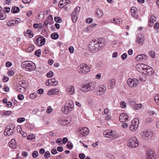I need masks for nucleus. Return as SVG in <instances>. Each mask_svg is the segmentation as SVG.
Segmentation results:
<instances>
[{
	"mask_svg": "<svg viewBox=\"0 0 159 159\" xmlns=\"http://www.w3.org/2000/svg\"><path fill=\"white\" fill-rule=\"evenodd\" d=\"M149 56L152 57L154 58L155 57V54L154 52L153 51H151L149 52Z\"/></svg>",
	"mask_w": 159,
	"mask_h": 159,
	"instance_id": "nucleus-42",
	"label": "nucleus"
},
{
	"mask_svg": "<svg viewBox=\"0 0 159 159\" xmlns=\"http://www.w3.org/2000/svg\"><path fill=\"white\" fill-rule=\"evenodd\" d=\"M15 127L12 125L7 126L4 131V135L5 136H10L12 135L14 131Z\"/></svg>",
	"mask_w": 159,
	"mask_h": 159,
	"instance_id": "nucleus-5",
	"label": "nucleus"
},
{
	"mask_svg": "<svg viewBox=\"0 0 159 159\" xmlns=\"http://www.w3.org/2000/svg\"><path fill=\"white\" fill-rule=\"evenodd\" d=\"M106 89L105 87L103 85L98 86L97 88V92H95L94 94L97 95H102L105 93Z\"/></svg>",
	"mask_w": 159,
	"mask_h": 159,
	"instance_id": "nucleus-9",
	"label": "nucleus"
},
{
	"mask_svg": "<svg viewBox=\"0 0 159 159\" xmlns=\"http://www.w3.org/2000/svg\"><path fill=\"white\" fill-rule=\"evenodd\" d=\"M41 40V38L39 37L38 39H35V41L36 42V43L39 46L41 45H40L41 43H40V40Z\"/></svg>",
	"mask_w": 159,
	"mask_h": 159,
	"instance_id": "nucleus-44",
	"label": "nucleus"
},
{
	"mask_svg": "<svg viewBox=\"0 0 159 159\" xmlns=\"http://www.w3.org/2000/svg\"><path fill=\"white\" fill-rule=\"evenodd\" d=\"M25 119L23 117L19 118L17 119V121L18 122L21 123L25 121Z\"/></svg>",
	"mask_w": 159,
	"mask_h": 159,
	"instance_id": "nucleus-46",
	"label": "nucleus"
},
{
	"mask_svg": "<svg viewBox=\"0 0 159 159\" xmlns=\"http://www.w3.org/2000/svg\"><path fill=\"white\" fill-rule=\"evenodd\" d=\"M7 25L9 26H13L12 20H10L7 22Z\"/></svg>",
	"mask_w": 159,
	"mask_h": 159,
	"instance_id": "nucleus-54",
	"label": "nucleus"
},
{
	"mask_svg": "<svg viewBox=\"0 0 159 159\" xmlns=\"http://www.w3.org/2000/svg\"><path fill=\"white\" fill-rule=\"evenodd\" d=\"M67 146L68 148L71 149L73 148V145L69 141L67 144Z\"/></svg>",
	"mask_w": 159,
	"mask_h": 159,
	"instance_id": "nucleus-50",
	"label": "nucleus"
},
{
	"mask_svg": "<svg viewBox=\"0 0 159 159\" xmlns=\"http://www.w3.org/2000/svg\"><path fill=\"white\" fill-rule=\"evenodd\" d=\"M99 40H93L89 44V48L91 52H95L98 51L100 48L104 46V43Z\"/></svg>",
	"mask_w": 159,
	"mask_h": 159,
	"instance_id": "nucleus-1",
	"label": "nucleus"
},
{
	"mask_svg": "<svg viewBox=\"0 0 159 159\" xmlns=\"http://www.w3.org/2000/svg\"><path fill=\"white\" fill-rule=\"evenodd\" d=\"M127 84L129 86L131 87H134L138 84V81L136 79H129L127 80Z\"/></svg>",
	"mask_w": 159,
	"mask_h": 159,
	"instance_id": "nucleus-10",
	"label": "nucleus"
},
{
	"mask_svg": "<svg viewBox=\"0 0 159 159\" xmlns=\"http://www.w3.org/2000/svg\"><path fill=\"white\" fill-rule=\"evenodd\" d=\"M77 71L81 74H85L89 72L90 70V68L87 65L83 63L81 64L77 68Z\"/></svg>",
	"mask_w": 159,
	"mask_h": 159,
	"instance_id": "nucleus-3",
	"label": "nucleus"
},
{
	"mask_svg": "<svg viewBox=\"0 0 159 159\" xmlns=\"http://www.w3.org/2000/svg\"><path fill=\"white\" fill-rule=\"evenodd\" d=\"M96 83L95 82H90L86 85L83 86V89H85V90L83 89L82 90L84 92H86L88 91H90L93 90L96 86Z\"/></svg>",
	"mask_w": 159,
	"mask_h": 159,
	"instance_id": "nucleus-4",
	"label": "nucleus"
},
{
	"mask_svg": "<svg viewBox=\"0 0 159 159\" xmlns=\"http://www.w3.org/2000/svg\"><path fill=\"white\" fill-rule=\"evenodd\" d=\"M59 90L57 89H51L48 91V95H53L54 94H57L59 92Z\"/></svg>",
	"mask_w": 159,
	"mask_h": 159,
	"instance_id": "nucleus-23",
	"label": "nucleus"
},
{
	"mask_svg": "<svg viewBox=\"0 0 159 159\" xmlns=\"http://www.w3.org/2000/svg\"><path fill=\"white\" fill-rule=\"evenodd\" d=\"M147 159H156V155L154 151L148 149L147 151Z\"/></svg>",
	"mask_w": 159,
	"mask_h": 159,
	"instance_id": "nucleus-11",
	"label": "nucleus"
},
{
	"mask_svg": "<svg viewBox=\"0 0 159 159\" xmlns=\"http://www.w3.org/2000/svg\"><path fill=\"white\" fill-rule=\"evenodd\" d=\"M152 119L151 118H148L146 119L145 121V123L146 124H148V123H150L152 122Z\"/></svg>",
	"mask_w": 159,
	"mask_h": 159,
	"instance_id": "nucleus-43",
	"label": "nucleus"
},
{
	"mask_svg": "<svg viewBox=\"0 0 159 159\" xmlns=\"http://www.w3.org/2000/svg\"><path fill=\"white\" fill-rule=\"evenodd\" d=\"M70 122V120L67 119H62L59 120V123L63 125H66L69 124Z\"/></svg>",
	"mask_w": 159,
	"mask_h": 159,
	"instance_id": "nucleus-21",
	"label": "nucleus"
},
{
	"mask_svg": "<svg viewBox=\"0 0 159 159\" xmlns=\"http://www.w3.org/2000/svg\"><path fill=\"white\" fill-rule=\"evenodd\" d=\"M66 90L67 93L70 95H72L74 93V88L73 86H68Z\"/></svg>",
	"mask_w": 159,
	"mask_h": 159,
	"instance_id": "nucleus-19",
	"label": "nucleus"
},
{
	"mask_svg": "<svg viewBox=\"0 0 159 159\" xmlns=\"http://www.w3.org/2000/svg\"><path fill=\"white\" fill-rule=\"evenodd\" d=\"M50 80L51 85H52L53 86H55L57 84L58 82L56 81L55 79H50Z\"/></svg>",
	"mask_w": 159,
	"mask_h": 159,
	"instance_id": "nucleus-32",
	"label": "nucleus"
},
{
	"mask_svg": "<svg viewBox=\"0 0 159 159\" xmlns=\"http://www.w3.org/2000/svg\"><path fill=\"white\" fill-rule=\"evenodd\" d=\"M27 33L28 34L30 38H31L34 36V34L32 33V31L30 30H28L27 31Z\"/></svg>",
	"mask_w": 159,
	"mask_h": 159,
	"instance_id": "nucleus-35",
	"label": "nucleus"
},
{
	"mask_svg": "<svg viewBox=\"0 0 159 159\" xmlns=\"http://www.w3.org/2000/svg\"><path fill=\"white\" fill-rule=\"evenodd\" d=\"M34 47L33 45H32L28 47L27 49V51L28 52H30L34 50Z\"/></svg>",
	"mask_w": 159,
	"mask_h": 159,
	"instance_id": "nucleus-40",
	"label": "nucleus"
},
{
	"mask_svg": "<svg viewBox=\"0 0 159 159\" xmlns=\"http://www.w3.org/2000/svg\"><path fill=\"white\" fill-rule=\"evenodd\" d=\"M16 140L14 139H12L9 143L10 147L13 148H16Z\"/></svg>",
	"mask_w": 159,
	"mask_h": 159,
	"instance_id": "nucleus-27",
	"label": "nucleus"
},
{
	"mask_svg": "<svg viewBox=\"0 0 159 159\" xmlns=\"http://www.w3.org/2000/svg\"><path fill=\"white\" fill-rule=\"evenodd\" d=\"M41 51L40 49L37 50L35 51V54L36 56H37L38 57H40V55H41Z\"/></svg>",
	"mask_w": 159,
	"mask_h": 159,
	"instance_id": "nucleus-47",
	"label": "nucleus"
},
{
	"mask_svg": "<svg viewBox=\"0 0 159 159\" xmlns=\"http://www.w3.org/2000/svg\"><path fill=\"white\" fill-rule=\"evenodd\" d=\"M40 38H41V40H40V42L41 43L40 45H43L45 44V39L43 37H40Z\"/></svg>",
	"mask_w": 159,
	"mask_h": 159,
	"instance_id": "nucleus-48",
	"label": "nucleus"
},
{
	"mask_svg": "<svg viewBox=\"0 0 159 159\" xmlns=\"http://www.w3.org/2000/svg\"><path fill=\"white\" fill-rule=\"evenodd\" d=\"M79 132L80 133V136L83 137L86 136L89 133V130L86 127H83L79 129Z\"/></svg>",
	"mask_w": 159,
	"mask_h": 159,
	"instance_id": "nucleus-12",
	"label": "nucleus"
},
{
	"mask_svg": "<svg viewBox=\"0 0 159 159\" xmlns=\"http://www.w3.org/2000/svg\"><path fill=\"white\" fill-rule=\"evenodd\" d=\"M37 93H33L30 95V97L31 98L34 99L37 97Z\"/></svg>",
	"mask_w": 159,
	"mask_h": 159,
	"instance_id": "nucleus-41",
	"label": "nucleus"
},
{
	"mask_svg": "<svg viewBox=\"0 0 159 159\" xmlns=\"http://www.w3.org/2000/svg\"><path fill=\"white\" fill-rule=\"evenodd\" d=\"M51 152L53 155H55L57 153V152L56 148H54L52 150Z\"/></svg>",
	"mask_w": 159,
	"mask_h": 159,
	"instance_id": "nucleus-53",
	"label": "nucleus"
},
{
	"mask_svg": "<svg viewBox=\"0 0 159 159\" xmlns=\"http://www.w3.org/2000/svg\"><path fill=\"white\" fill-rule=\"evenodd\" d=\"M51 38L54 39H56L59 37V35L56 32L52 33L51 35Z\"/></svg>",
	"mask_w": 159,
	"mask_h": 159,
	"instance_id": "nucleus-31",
	"label": "nucleus"
},
{
	"mask_svg": "<svg viewBox=\"0 0 159 159\" xmlns=\"http://www.w3.org/2000/svg\"><path fill=\"white\" fill-rule=\"evenodd\" d=\"M79 157L80 159H84L85 157V156L84 153H80L79 155Z\"/></svg>",
	"mask_w": 159,
	"mask_h": 159,
	"instance_id": "nucleus-51",
	"label": "nucleus"
},
{
	"mask_svg": "<svg viewBox=\"0 0 159 159\" xmlns=\"http://www.w3.org/2000/svg\"><path fill=\"white\" fill-rule=\"evenodd\" d=\"M142 107V105L140 103L134 105V109L136 110H138L141 108Z\"/></svg>",
	"mask_w": 159,
	"mask_h": 159,
	"instance_id": "nucleus-36",
	"label": "nucleus"
},
{
	"mask_svg": "<svg viewBox=\"0 0 159 159\" xmlns=\"http://www.w3.org/2000/svg\"><path fill=\"white\" fill-rule=\"evenodd\" d=\"M11 113V111H6L4 112L3 113V115H8L9 116L10 115Z\"/></svg>",
	"mask_w": 159,
	"mask_h": 159,
	"instance_id": "nucleus-57",
	"label": "nucleus"
},
{
	"mask_svg": "<svg viewBox=\"0 0 159 159\" xmlns=\"http://www.w3.org/2000/svg\"><path fill=\"white\" fill-rule=\"evenodd\" d=\"M115 80L114 79H112L109 81L108 84V87L109 88L112 89L115 85Z\"/></svg>",
	"mask_w": 159,
	"mask_h": 159,
	"instance_id": "nucleus-25",
	"label": "nucleus"
},
{
	"mask_svg": "<svg viewBox=\"0 0 159 159\" xmlns=\"http://www.w3.org/2000/svg\"><path fill=\"white\" fill-rule=\"evenodd\" d=\"M19 85L21 87H22V88H24L27 86V82L25 80L21 81L19 82Z\"/></svg>",
	"mask_w": 159,
	"mask_h": 159,
	"instance_id": "nucleus-28",
	"label": "nucleus"
},
{
	"mask_svg": "<svg viewBox=\"0 0 159 159\" xmlns=\"http://www.w3.org/2000/svg\"><path fill=\"white\" fill-rule=\"evenodd\" d=\"M127 145L129 147L132 148L137 147L138 145V141L137 138L134 137L130 139Z\"/></svg>",
	"mask_w": 159,
	"mask_h": 159,
	"instance_id": "nucleus-7",
	"label": "nucleus"
},
{
	"mask_svg": "<svg viewBox=\"0 0 159 159\" xmlns=\"http://www.w3.org/2000/svg\"><path fill=\"white\" fill-rule=\"evenodd\" d=\"M38 153L37 151H34L32 154V156L34 158L36 157L38 155Z\"/></svg>",
	"mask_w": 159,
	"mask_h": 159,
	"instance_id": "nucleus-52",
	"label": "nucleus"
},
{
	"mask_svg": "<svg viewBox=\"0 0 159 159\" xmlns=\"http://www.w3.org/2000/svg\"><path fill=\"white\" fill-rule=\"evenodd\" d=\"M145 69H144L142 73L145 75L150 76L151 75L153 72V70L150 66L146 65Z\"/></svg>",
	"mask_w": 159,
	"mask_h": 159,
	"instance_id": "nucleus-8",
	"label": "nucleus"
},
{
	"mask_svg": "<svg viewBox=\"0 0 159 159\" xmlns=\"http://www.w3.org/2000/svg\"><path fill=\"white\" fill-rule=\"evenodd\" d=\"M54 20L56 22L58 23H60L62 21L61 18L59 17H55L54 18Z\"/></svg>",
	"mask_w": 159,
	"mask_h": 159,
	"instance_id": "nucleus-37",
	"label": "nucleus"
},
{
	"mask_svg": "<svg viewBox=\"0 0 159 159\" xmlns=\"http://www.w3.org/2000/svg\"><path fill=\"white\" fill-rule=\"evenodd\" d=\"M21 65L24 69L28 71H33L36 68L35 64L30 61H24L22 62Z\"/></svg>",
	"mask_w": 159,
	"mask_h": 159,
	"instance_id": "nucleus-2",
	"label": "nucleus"
},
{
	"mask_svg": "<svg viewBox=\"0 0 159 159\" xmlns=\"http://www.w3.org/2000/svg\"><path fill=\"white\" fill-rule=\"evenodd\" d=\"M74 105L73 102L70 101L69 103L65 104L64 109L65 111H70L72 110Z\"/></svg>",
	"mask_w": 159,
	"mask_h": 159,
	"instance_id": "nucleus-13",
	"label": "nucleus"
},
{
	"mask_svg": "<svg viewBox=\"0 0 159 159\" xmlns=\"http://www.w3.org/2000/svg\"><path fill=\"white\" fill-rule=\"evenodd\" d=\"M13 26H16L18 24V23H20V20L19 18H17L16 20H12Z\"/></svg>",
	"mask_w": 159,
	"mask_h": 159,
	"instance_id": "nucleus-33",
	"label": "nucleus"
},
{
	"mask_svg": "<svg viewBox=\"0 0 159 159\" xmlns=\"http://www.w3.org/2000/svg\"><path fill=\"white\" fill-rule=\"evenodd\" d=\"M4 12L1 7H0V20H3L6 17L4 15Z\"/></svg>",
	"mask_w": 159,
	"mask_h": 159,
	"instance_id": "nucleus-29",
	"label": "nucleus"
},
{
	"mask_svg": "<svg viewBox=\"0 0 159 159\" xmlns=\"http://www.w3.org/2000/svg\"><path fill=\"white\" fill-rule=\"evenodd\" d=\"M128 118L127 115L125 113H122L120 115L119 120L120 122H123L127 120Z\"/></svg>",
	"mask_w": 159,
	"mask_h": 159,
	"instance_id": "nucleus-17",
	"label": "nucleus"
},
{
	"mask_svg": "<svg viewBox=\"0 0 159 159\" xmlns=\"http://www.w3.org/2000/svg\"><path fill=\"white\" fill-rule=\"evenodd\" d=\"M148 59V57L144 54H140L136 57V61L141 62Z\"/></svg>",
	"mask_w": 159,
	"mask_h": 159,
	"instance_id": "nucleus-16",
	"label": "nucleus"
},
{
	"mask_svg": "<svg viewBox=\"0 0 159 159\" xmlns=\"http://www.w3.org/2000/svg\"><path fill=\"white\" fill-rule=\"evenodd\" d=\"M96 15L98 17H101L103 16V11L100 9H97L96 11Z\"/></svg>",
	"mask_w": 159,
	"mask_h": 159,
	"instance_id": "nucleus-26",
	"label": "nucleus"
},
{
	"mask_svg": "<svg viewBox=\"0 0 159 159\" xmlns=\"http://www.w3.org/2000/svg\"><path fill=\"white\" fill-rule=\"evenodd\" d=\"M120 104L122 108H125L126 106V103L124 102H121L120 103Z\"/></svg>",
	"mask_w": 159,
	"mask_h": 159,
	"instance_id": "nucleus-56",
	"label": "nucleus"
},
{
	"mask_svg": "<svg viewBox=\"0 0 159 159\" xmlns=\"http://www.w3.org/2000/svg\"><path fill=\"white\" fill-rule=\"evenodd\" d=\"M146 65L144 64H138L136 65V68L138 71L142 72Z\"/></svg>",
	"mask_w": 159,
	"mask_h": 159,
	"instance_id": "nucleus-18",
	"label": "nucleus"
},
{
	"mask_svg": "<svg viewBox=\"0 0 159 159\" xmlns=\"http://www.w3.org/2000/svg\"><path fill=\"white\" fill-rule=\"evenodd\" d=\"M78 15L75 13V12H73L71 15V19L73 22H75L78 18Z\"/></svg>",
	"mask_w": 159,
	"mask_h": 159,
	"instance_id": "nucleus-24",
	"label": "nucleus"
},
{
	"mask_svg": "<svg viewBox=\"0 0 159 159\" xmlns=\"http://www.w3.org/2000/svg\"><path fill=\"white\" fill-rule=\"evenodd\" d=\"M54 75V73L52 71H50L47 74V76L48 78L52 77Z\"/></svg>",
	"mask_w": 159,
	"mask_h": 159,
	"instance_id": "nucleus-39",
	"label": "nucleus"
},
{
	"mask_svg": "<svg viewBox=\"0 0 159 159\" xmlns=\"http://www.w3.org/2000/svg\"><path fill=\"white\" fill-rule=\"evenodd\" d=\"M127 57V55L126 53H125L123 54L121 56V57L122 58V60H125Z\"/></svg>",
	"mask_w": 159,
	"mask_h": 159,
	"instance_id": "nucleus-62",
	"label": "nucleus"
},
{
	"mask_svg": "<svg viewBox=\"0 0 159 159\" xmlns=\"http://www.w3.org/2000/svg\"><path fill=\"white\" fill-rule=\"evenodd\" d=\"M18 98L19 100H22L23 99L24 97L23 95L19 94L18 95Z\"/></svg>",
	"mask_w": 159,
	"mask_h": 159,
	"instance_id": "nucleus-58",
	"label": "nucleus"
},
{
	"mask_svg": "<svg viewBox=\"0 0 159 159\" xmlns=\"http://www.w3.org/2000/svg\"><path fill=\"white\" fill-rule=\"evenodd\" d=\"M154 98L156 102L159 105V94L156 95L155 96Z\"/></svg>",
	"mask_w": 159,
	"mask_h": 159,
	"instance_id": "nucleus-34",
	"label": "nucleus"
},
{
	"mask_svg": "<svg viewBox=\"0 0 159 159\" xmlns=\"http://www.w3.org/2000/svg\"><path fill=\"white\" fill-rule=\"evenodd\" d=\"M8 73L9 74V76H11L13 75L14 74V71L12 70H9L8 71Z\"/></svg>",
	"mask_w": 159,
	"mask_h": 159,
	"instance_id": "nucleus-61",
	"label": "nucleus"
},
{
	"mask_svg": "<svg viewBox=\"0 0 159 159\" xmlns=\"http://www.w3.org/2000/svg\"><path fill=\"white\" fill-rule=\"evenodd\" d=\"M35 138V135H30L27 136V139L28 140H31L33 139H34Z\"/></svg>",
	"mask_w": 159,
	"mask_h": 159,
	"instance_id": "nucleus-45",
	"label": "nucleus"
},
{
	"mask_svg": "<svg viewBox=\"0 0 159 159\" xmlns=\"http://www.w3.org/2000/svg\"><path fill=\"white\" fill-rule=\"evenodd\" d=\"M9 80V78L7 76H4L2 79V80L3 82H7Z\"/></svg>",
	"mask_w": 159,
	"mask_h": 159,
	"instance_id": "nucleus-59",
	"label": "nucleus"
},
{
	"mask_svg": "<svg viewBox=\"0 0 159 159\" xmlns=\"http://www.w3.org/2000/svg\"><path fill=\"white\" fill-rule=\"evenodd\" d=\"M156 17L153 15H151L149 22V25L150 27H152L154 23L156 21Z\"/></svg>",
	"mask_w": 159,
	"mask_h": 159,
	"instance_id": "nucleus-20",
	"label": "nucleus"
},
{
	"mask_svg": "<svg viewBox=\"0 0 159 159\" xmlns=\"http://www.w3.org/2000/svg\"><path fill=\"white\" fill-rule=\"evenodd\" d=\"M150 133V131L148 129H147L142 131L140 135L143 138L146 139L149 137Z\"/></svg>",
	"mask_w": 159,
	"mask_h": 159,
	"instance_id": "nucleus-15",
	"label": "nucleus"
},
{
	"mask_svg": "<svg viewBox=\"0 0 159 159\" xmlns=\"http://www.w3.org/2000/svg\"><path fill=\"white\" fill-rule=\"evenodd\" d=\"M144 40V38L143 36L141 35L138 36L137 38L136 41L139 44L142 45Z\"/></svg>",
	"mask_w": 159,
	"mask_h": 159,
	"instance_id": "nucleus-22",
	"label": "nucleus"
},
{
	"mask_svg": "<svg viewBox=\"0 0 159 159\" xmlns=\"http://www.w3.org/2000/svg\"><path fill=\"white\" fill-rule=\"evenodd\" d=\"M159 24L158 23H156L154 26V29L157 30L159 28Z\"/></svg>",
	"mask_w": 159,
	"mask_h": 159,
	"instance_id": "nucleus-60",
	"label": "nucleus"
},
{
	"mask_svg": "<svg viewBox=\"0 0 159 159\" xmlns=\"http://www.w3.org/2000/svg\"><path fill=\"white\" fill-rule=\"evenodd\" d=\"M136 10L137 8L136 7H131V13H135V11H136Z\"/></svg>",
	"mask_w": 159,
	"mask_h": 159,
	"instance_id": "nucleus-55",
	"label": "nucleus"
},
{
	"mask_svg": "<svg viewBox=\"0 0 159 159\" xmlns=\"http://www.w3.org/2000/svg\"><path fill=\"white\" fill-rule=\"evenodd\" d=\"M104 135L106 137L110 138L111 136H113L116 134L115 131L111 130H106L103 133Z\"/></svg>",
	"mask_w": 159,
	"mask_h": 159,
	"instance_id": "nucleus-14",
	"label": "nucleus"
},
{
	"mask_svg": "<svg viewBox=\"0 0 159 159\" xmlns=\"http://www.w3.org/2000/svg\"><path fill=\"white\" fill-rule=\"evenodd\" d=\"M139 120L137 119H135L131 122L129 127V129L132 132H134L137 129L139 125Z\"/></svg>",
	"mask_w": 159,
	"mask_h": 159,
	"instance_id": "nucleus-6",
	"label": "nucleus"
},
{
	"mask_svg": "<svg viewBox=\"0 0 159 159\" xmlns=\"http://www.w3.org/2000/svg\"><path fill=\"white\" fill-rule=\"evenodd\" d=\"M50 155V152L49 151L46 152L44 155L45 158H48V157H49Z\"/></svg>",
	"mask_w": 159,
	"mask_h": 159,
	"instance_id": "nucleus-49",
	"label": "nucleus"
},
{
	"mask_svg": "<svg viewBox=\"0 0 159 159\" xmlns=\"http://www.w3.org/2000/svg\"><path fill=\"white\" fill-rule=\"evenodd\" d=\"M20 9L18 7L16 6H13L12 7L11 12L13 13H16L19 12Z\"/></svg>",
	"mask_w": 159,
	"mask_h": 159,
	"instance_id": "nucleus-30",
	"label": "nucleus"
},
{
	"mask_svg": "<svg viewBox=\"0 0 159 159\" xmlns=\"http://www.w3.org/2000/svg\"><path fill=\"white\" fill-rule=\"evenodd\" d=\"M80 7H77L75 10L73 11V12H75V13L79 15V12L80 11Z\"/></svg>",
	"mask_w": 159,
	"mask_h": 159,
	"instance_id": "nucleus-38",
	"label": "nucleus"
},
{
	"mask_svg": "<svg viewBox=\"0 0 159 159\" xmlns=\"http://www.w3.org/2000/svg\"><path fill=\"white\" fill-rule=\"evenodd\" d=\"M122 21L121 19H116V24H120L122 23Z\"/></svg>",
	"mask_w": 159,
	"mask_h": 159,
	"instance_id": "nucleus-63",
	"label": "nucleus"
},
{
	"mask_svg": "<svg viewBox=\"0 0 159 159\" xmlns=\"http://www.w3.org/2000/svg\"><path fill=\"white\" fill-rule=\"evenodd\" d=\"M86 22L88 23H90L92 22L93 20L91 18H88L86 19Z\"/></svg>",
	"mask_w": 159,
	"mask_h": 159,
	"instance_id": "nucleus-64",
	"label": "nucleus"
}]
</instances>
